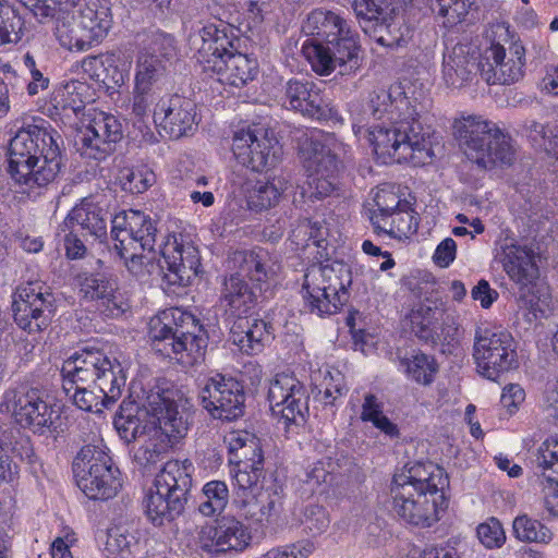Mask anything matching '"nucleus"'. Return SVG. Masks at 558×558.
Listing matches in <instances>:
<instances>
[{"label": "nucleus", "mask_w": 558, "mask_h": 558, "mask_svg": "<svg viewBox=\"0 0 558 558\" xmlns=\"http://www.w3.org/2000/svg\"><path fill=\"white\" fill-rule=\"evenodd\" d=\"M61 378H66V385L86 384L105 391V400L116 403L125 388L126 374L122 364L110 357L104 349L84 344L69 356L60 371Z\"/></svg>", "instance_id": "7"}, {"label": "nucleus", "mask_w": 558, "mask_h": 558, "mask_svg": "<svg viewBox=\"0 0 558 558\" xmlns=\"http://www.w3.org/2000/svg\"><path fill=\"white\" fill-rule=\"evenodd\" d=\"M302 138L300 154L307 172L305 193L316 199L330 196L337 189L338 158L345 153V145L335 134L317 129L303 133Z\"/></svg>", "instance_id": "10"}, {"label": "nucleus", "mask_w": 558, "mask_h": 558, "mask_svg": "<svg viewBox=\"0 0 558 558\" xmlns=\"http://www.w3.org/2000/svg\"><path fill=\"white\" fill-rule=\"evenodd\" d=\"M399 371L418 385H430L438 373L436 360L422 352H413L410 356L399 357Z\"/></svg>", "instance_id": "50"}, {"label": "nucleus", "mask_w": 558, "mask_h": 558, "mask_svg": "<svg viewBox=\"0 0 558 558\" xmlns=\"http://www.w3.org/2000/svg\"><path fill=\"white\" fill-rule=\"evenodd\" d=\"M279 140L275 132L247 125L236 130L232 138L235 160L254 172L272 171L278 162Z\"/></svg>", "instance_id": "20"}, {"label": "nucleus", "mask_w": 558, "mask_h": 558, "mask_svg": "<svg viewBox=\"0 0 558 558\" xmlns=\"http://www.w3.org/2000/svg\"><path fill=\"white\" fill-rule=\"evenodd\" d=\"M192 462L168 461L156 475L143 505L148 520L155 526L174 521L185 509L193 484Z\"/></svg>", "instance_id": "9"}, {"label": "nucleus", "mask_w": 558, "mask_h": 558, "mask_svg": "<svg viewBox=\"0 0 558 558\" xmlns=\"http://www.w3.org/2000/svg\"><path fill=\"white\" fill-rule=\"evenodd\" d=\"M256 461L257 459L251 457L248 461H243L241 465H236L238 470L233 475V499L259 492L263 487L258 483L263 476L264 462L257 463Z\"/></svg>", "instance_id": "53"}, {"label": "nucleus", "mask_w": 558, "mask_h": 558, "mask_svg": "<svg viewBox=\"0 0 558 558\" xmlns=\"http://www.w3.org/2000/svg\"><path fill=\"white\" fill-rule=\"evenodd\" d=\"M472 357L480 376L496 381L502 374L517 368V342L500 328H477Z\"/></svg>", "instance_id": "16"}, {"label": "nucleus", "mask_w": 558, "mask_h": 558, "mask_svg": "<svg viewBox=\"0 0 558 558\" xmlns=\"http://www.w3.org/2000/svg\"><path fill=\"white\" fill-rule=\"evenodd\" d=\"M498 256L507 275L519 286V306L527 320L545 317L550 311V295L548 288L538 281L534 251L505 239Z\"/></svg>", "instance_id": "8"}, {"label": "nucleus", "mask_w": 558, "mask_h": 558, "mask_svg": "<svg viewBox=\"0 0 558 558\" xmlns=\"http://www.w3.org/2000/svg\"><path fill=\"white\" fill-rule=\"evenodd\" d=\"M235 28L219 17V23H207L199 29L202 45L197 50V61L204 72L217 68L216 62L223 60L240 49L242 39Z\"/></svg>", "instance_id": "28"}, {"label": "nucleus", "mask_w": 558, "mask_h": 558, "mask_svg": "<svg viewBox=\"0 0 558 558\" xmlns=\"http://www.w3.org/2000/svg\"><path fill=\"white\" fill-rule=\"evenodd\" d=\"M160 255L158 267L168 287H186L202 272L198 248L182 238L168 235L160 244Z\"/></svg>", "instance_id": "21"}, {"label": "nucleus", "mask_w": 558, "mask_h": 558, "mask_svg": "<svg viewBox=\"0 0 558 558\" xmlns=\"http://www.w3.org/2000/svg\"><path fill=\"white\" fill-rule=\"evenodd\" d=\"M24 20L10 4L0 1V48L16 45L22 40Z\"/></svg>", "instance_id": "56"}, {"label": "nucleus", "mask_w": 558, "mask_h": 558, "mask_svg": "<svg viewBox=\"0 0 558 558\" xmlns=\"http://www.w3.org/2000/svg\"><path fill=\"white\" fill-rule=\"evenodd\" d=\"M278 500L277 487L274 485L268 488L262 487L259 492L233 499L232 502L246 519L265 525L272 522Z\"/></svg>", "instance_id": "37"}, {"label": "nucleus", "mask_w": 558, "mask_h": 558, "mask_svg": "<svg viewBox=\"0 0 558 558\" xmlns=\"http://www.w3.org/2000/svg\"><path fill=\"white\" fill-rule=\"evenodd\" d=\"M475 51L470 45L458 44L444 53L442 76L452 88L464 86L480 71Z\"/></svg>", "instance_id": "33"}, {"label": "nucleus", "mask_w": 558, "mask_h": 558, "mask_svg": "<svg viewBox=\"0 0 558 558\" xmlns=\"http://www.w3.org/2000/svg\"><path fill=\"white\" fill-rule=\"evenodd\" d=\"M375 209L372 213V223H381L383 217H387L388 214L408 207L410 204L407 199L401 198L391 186L385 185L379 187L374 195Z\"/></svg>", "instance_id": "59"}, {"label": "nucleus", "mask_w": 558, "mask_h": 558, "mask_svg": "<svg viewBox=\"0 0 558 558\" xmlns=\"http://www.w3.org/2000/svg\"><path fill=\"white\" fill-rule=\"evenodd\" d=\"M252 538L248 525L235 517L227 515L217 520L216 525L201 529L197 535V547L210 557H218L244 551L251 546Z\"/></svg>", "instance_id": "23"}, {"label": "nucleus", "mask_w": 558, "mask_h": 558, "mask_svg": "<svg viewBox=\"0 0 558 558\" xmlns=\"http://www.w3.org/2000/svg\"><path fill=\"white\" fill-rule=\"evenodd\" d=\"M381 223H372L375 232L387 234L398 240L408 239L414 234L418 227V221L411 205L400 208L387 217H383Z\"/></svg>", "instance_id": "46"}, {"label": "nucleus", "mask_w": 558, "mask_h": 558, "mask_svg": "<svg viewBox=\"0 0 558 558\" xmlns=\"http://www.w3.org/2000/svg\"><path fill=\"white\" fill-rule=\"evenodd\" d=\"M327 44L331 45L336 65L343 68L340 71L341 74H349L359 68L357 34L348 24L342 26L339 35L336 38L332 37Z\"/></svg>", "instance_id": "41"}, {"label": "nucleus", "mask_w": 558, "mask_h": 558, "mask_svg": "<svg viewBox=\"0 0 558 558\" xmlns=\"http://www.w3.org/2000/svg\"><path fill=\"white\" fill-rule=\"evenodd\" d=\"M98 268L83 271L77 276L78 294L84 302L94 303L95 307L108 318H116L125 312V304L118 291L116 276L104 262L97 259Z\"/></svg>", "instance_id": "22"}, {"label": "nucleus", "mask_w": 558, "mask_h": 558, "mask_svg": "<svg viewBox=\"0 0 558 558\" xmlns=\"http://www.w3.org/2000/svg\"><path fill=\"white\" fill-rule=\"evenodd\" d=\"M347 22L338 14L331 11L317 9L312 11L302 25V31L306 36L316 37L315 39H326L328 43L332 37L336 38Z\"/></svg>", "instance_id": "48"}, {"label": "nucleus", "mask_w": 558, "mask_h": 558, "mask_svg": "<svg viewBox=\"0 0 558 558\" xmlns=\"http://www.w3.org/2000/svg\"><path fill=\"white\" fill-rule=\"evenodd\" d=\"M72 471L77 487L92 500H108L122 487L119 468L102 439L83 446L74 457Z\"/></svg>", "instance_id": "12"}, {"label": "nucleus", "mask_w": 558, "mask_h": 558, "mask_svg": "<svg viewBox=\"0 0 558 558\" xmlns=\"http://www.w3.org/2000/svg\"><path fill=\"white\" fill-rule=\"evenodd\" d=\"M447 483L444 469L432 462L404 468L392 480L393 511L409 524L432 526L440 519Z\"/></svg>", "instance_id": "3"}, {"label": "nucleus", "mask_w": 558, "mask_h": 558, "mask_svg": "<svg viewBox=\"0 0 558 558\" xmlns=\"http://www.w3.org/2000/svg\"><path fill=\"white\" fill-rule=\"evenodd\" d=\"M47 398L48 395L38 388L8 390L0 403V411L11 413L15 423L23 428L40 436L50 433L57 439L63 429L53 420L52 404Z\"/></svg>", "instance_id": "17"}, {"label": "nucleus", "mask_w": 558, "mask_h": 558, "mask_svg": "<svg viewBox=\"0 0 558 558\" xmlns=\"http://www.w3.org/2000/svg\"><path fill=\"white\" fill-rule=\"evenodd\" d=\"M198 399L213 420L234 422L245 413L243 384L222 373L216 372L203 379Z\"/></svg>", "instance_id": "19"}, {"label": "nucleus", "mask_w": 558, "mask_h": 558, "mask_svg": "<svg viewBox=\"0 0 558 558\" xmlns=\"http://www.w3.org/2000/svg\"><path fill=\"white\" fill-rule=\"evenodd\" d=\"M287 388L289 392L281 400V418L287 423H302L308 411L307 396L304 386L292 377H281V389Z\"/></svg>", "instance_id": "43"}, {"label": "nucleus", "mask_w": 558, "mask_h": 558, "mask_svg": "<svg viewBox=\"0 0 558 558\" xmlns=\"http://www.w3.org/2000/svg\"><path fill=\"white\" fill-rule=\"evenodd\" d=\"M512 533L522 543L548 545L554 539V533L547 525L527 514H520L514 518Z\"/></svg>", "instance_id": "52"}, {"label": "nucleus", "mask_w": 558, "mask_h": 558, "mask_svg": "<svg viewBox=\"0 0 558 558\" xmlns=\"http://www.w3.org/2000/svg\"><path fill=\"white\" fill-rule=\"evenodd\" d=\"M229 488L223 481L207 482L195 499L196 510L206 518L220 515L229 504Z\"/></svg>", "instance_id": "45"}, {"label": "nucleus", "mask_w": 558, "mask_h": 558, "mask_svg": "<svg viewBox=\"0 0 558 558\" xmlns=\"http://www.w3.org/2000/svg\"><path fill=\"white\" fill-rule=\"evenodd\" d=\"M159 233V220L141 210H122L111 219L110 241H130L141 251L154 253Z\"/></svg>", "instance_id": "26"}, {"label": "nucleus", "mask_w": 558, "mask_h": 558, "mask_svg": "<svg viewBox=\"0 0 558 558\" xmlns=\"http://www.w3.org/2000/svg\"><path fill=\"white\" fill-rule=\"evenodd\" d=\"M177 396L178 390L168 387V383L157 384L143 403L157 418L144 437V444L134 452V461L145 470L161 461L172 445L186 435L187 420L178 409Z\"/></svg>", "instance_id": "5"}, {"label": "nucleus", "mask_w": 558, "mask_h": 558, "mask_svg": "<svg viewBox=\"0 0 558 558\" xmlns=\"http://www.w3.org/2000/svg\"><path fill=\"white\" fill-rule=\"evenodd\" d=\"M241 258L239 271L226 277L220 294L221 305L230 316L236 319L243 318L255 306L257 295L245 277L256 282H267L269 274L254 251L240 252Z\"/></svg>", "instance_id": "18"}, {"label": "nucleus", "mask_w": 558, "mask_h": 558, "mask_svg": "<svg viewBox=\"0 0 558 558\" xmlns=\"http://www.w3.org/2000/svg\"><path fill=\"white\" fill-rule=\"evenodd\" d=\"M452 130L464 155L480 168L492 170L514 161L511 137L482 116L462 114L454 119Z\"/></svg>", "instance_id": "6"}, {"label": "nucleus", "mask_w": 558, "mask_h": 558, "mask_svg": "<svg viewBox=\"0 0 558 558\" xmlns=\"http://www.w3.org/2000/svg\"><path fill=\"white\" fill-rule=\"evenodd\" d=\"M85 85L80 82H72L57 89L51 97V114L61 119L77 117L85 109V100L82 90Z\"/></svg>", "instance_id": "42"}, {"label": "nucleus", "mask_w": 558, "mask_h": 558, "mask_svg": "<svg viewBox=\"0 0 558 558\" xmlns=\"http://www.w3.org/2000/svg\"><path fill=\"white\" fill-rule=\"evenodd\" d=\"M13 458L29 465L37 462L31 438L10 424H0V482L12 483L17 478L19 466Z\"/></svg>", "instance_id": "30"}, {"label": "nucleus", "mask_w": 558, "mask_h": 558, "mask_svg": "<svg viewBox=\"0 0 558 558\" xmlns=\"http://www.w3.org/2000/svg\"><path fill=\"white\" fill-rule=\"evenodd\" d=\"M473 4L472 0H435L432 10L445 28H453L468 22Z\"/></svg>", "instance_id": "55"}, {"label": "nucleus", "mask_w": 558, "mask_h": 558, "mask_svg": "<svg viewBox=\"0 0 558 558\" xmlns=\"http://www.w3.org/2000/svg\"><path fill=\"white\" fill-rule=\"evenodd\" d=\"M351 283V271L344 263L312 264L304 274L302 295L312 312L332 315L347 303Z\"/></svg>", "instance_id": "13"}, {"label": "nucleus", "mask_w": 558, "mask_h": 558, "mask_svg": "<svg viewBox=\"0 0 558 558\" xmlns=\"http://www.w3.org/2000/svg\"><path fill=\"white\" fill-rule=\"evenodd\" d=\"M122 138L123 128L118 117L101 111L90 120L75 145L82 157L102 161Z\"/></svg>", "instance_id": "24"}, {"label": "nucleus", "mask_w": 558, "mask_h": 558, "mask_svg": "<svg viewBox=\"0 0 558 558\" xmlns=\"http://www.w3.org/2000/svg\"><path fill=\"white\" fill-rule=\"evenodd\" d=\"M536 483L544 498V507L558 519V435L548 436L538 447L535 465Z\"/></svg>", "instance_id": "29"}, {"label": "nucleus", "mask_w": 558, "mask_h": 558, "mask_svg": "<svg viewBox=\"0 0 558 558\" xmlns=\"http://www.w3.org/2000/svg\"><path fill=\"white\" fill-rule=\"evenodd\" d=\"M41 24L50 23L59 13V5L76 7L81 0H19Z\"/></svg>", "instance_id": "62"}, {"label": "nucleus", "mask_w": 558, "mask_h": 558, "mask_svg": "<svg viewBox=\"0 0 558 558\" xmlns=\"http://www.w3.org/2000/svg\"><path fill=\"white\" fill-rule=\"evenodd\" d=\"M75 12L87 27L90 37L100 45L113 25L111 0H84V4Z\"/></svg>", "instance_id": "38"}, {"label": "nucleus", "mask_w": 558, "mask_h": 558, "mask_svg": "<svg viewBox=\"0 0 558 558\" xmlns=\"http://www.w3.org/2000/svg\"><path fill=\"white\" fill-rule=\"evenodd\" d=\"M225 444L230 454V463L241 465V462L248 461L251 457L257 459V463L264 462L262 448L254 434L246 430H232L225 436Z\"/></svg>", "instance_id": "49"}, {"label": "nucleus", "mask_w": 558, "mask_h": 558, "mask_svg": "<svg viewBox=\"0 0 558 558\" xmlns=\"http://www.w3.org/2000/svg\"><path fill=\"white\" fill-rule=\"evenodd\" d=\"M62 146L61 134L44 119L16 131L8 145V173L23 193L56 181L64 167Z\"/></svg>", "instance_id": "2"}, {"label": "nucleus", "mask_w": 558, "mask_h": 558, "mask_svg": "<svg viewBox=\"0 0 558 558\" xmlns=\"http://www.w3.org/2000/svg\"><path fill=\"white\" fill-rule=\"evenodd\" d=\"M369 109L375 121L365 128L364 119L353 118L357 138L365 136L383 162H409L423 166L432 159L430 132L420 121L423 106L411 100L401 84L374 93Z\"/></svg>", "instance_id": "1"}, {"label": "nucleus", "mask_w": 558, "mask_h": 558, "mask_svg": "<svg viewBox=\"0 0 558 558\" xmlns=\"http://www.w3.org/2000/svg\"><path fill=\"white\" fill-rule=\"evenodd\" d=\"M196 117V105L193 100L172 95L157 104L153 120L170 138L178 140L194 134L197 128Z\"/></svg>", "instance_id": "27"}, {"label": "nucleus", "mask_w": 558, "mask_h": 558, "mask_svg": "<svg viewBox=\"0 0 558 558\" xmlns=\"http://www.w3.org/2000/svg\"><path fill=\"white\" fill-rule=\"evenodd\" d=\"M140 403L131 400H123L113 417V425L120 438L125 444H131L150 433V426L157 421L156 416L147 411L143 403L146 396Z\"/></svg>", "instance_id": "32"}, {"label": "nucleus", "mask_w": 558, "mask_h": 558, "mask_svg": "<svg viewBox=\"0 0 558 558\" xmlns=\"http://www.w3.org/2000/svg\"><path fill=\"white\" fill-rule=\"evenodd\" d=\"M60 299L43 281H27L12 294L14 323L28 333L46 330L57 314Z\"/></svg>", "instance_id": "15"}, {"label": "nucleus", "mask_w": 558, "mask_h": 558, "mask_svg": "<svg viewBox=\"0 0 558 558\" xmlns=\"http://www.w3.org/2000/svg\"><path fill=\"white\" fill-rule=\"evenodd\" d=\"M353 10L359 19L366 21H375L379 23L380 27H385L389 34V38L380 35L376 40L381 46L395 47L400 46L404 38L403 36H392V28H396L395 23H387L388 19V4L385 0H353Z\"/></svg>", "instance_id": "39"}, {"label": "nucleus", "mask_w": 558, "mask_h": 558, "mask_svg": "<svg viewBox=\"0 0 558 558\" xmlns=\"http://www.w3.org/2000/svg\"><path fill=\"white\" fill-rule=\"evenodd\" d=\"M178 52L173 35L160 29H147L138 44L134 86L158 92L167 83Z\"/></svg>", "instance_id": "14"}, {"label": "nucleus", "mask_w": 558, "mask_h": 558, "mask_svg": "<svg viewBox=\"0 0 558 558\" xmlns=\"http://www.w3.org/2000/svg\"><path fill=\"white\" fill-rule=\"evenodd\" d=\"M267 182L259 184L247 198L248 207L256 211H262L276 206L279 201V191L274 183L275 175L270 172L267 174Z\"/></svg>", "instance_id": "60"}, {"label": "nucleus", "mask_w": 558, "mask_h": 558, "mask_svg": "<svg viewBox=\"0 0 558 558\" xmlns=\"http://www.w3.org/2000/svg\"><path fill=\"white\" fill-rule=\"evenodd\" d=\"M132 66L130 56L121 50L108 51L98 56H87L83 60L85 72H95L93 77L102 84L111 93L118 92L129 80Z\"/></svg>", "instance_id": "31"}, {"label": "nucleus", "mask_w": 558, "mask_h": 558, "mask_svg": "<svg viewBox=\"0 0 558 558\" xmlns=\"http://www.w3.org/2000/svg\"><path fill=\"white\" fill-rule=\"evenodd\" d=\"M133 242L122 243L120 240L110 241L108 248L114 253L119 259L123 260L125 267L132 274H140L144 266V252L140 247L132 245Z\"/></svg>", "instance_id": "63"}, {"label": "nucleus", "mask_w": 558, "mask_h": 558, "mask_svg": "<svg viewBox=\"0 0 558 558\" xmlns=\"http://www.w3.org/2000/svg\"><path fill=\"white\" fill-rule=\"evenodd\" d=\"M274 339L275 328L264 319H254L250 323L245 316L235 319L230 327V340L246 354H257Z\"/></svg>", "instance_id": "34"}, {"label": "nucleus", "mask_w": 558, "mask_h": 558, "mask_svg": "<svg viewBox=\"0 0 558 558\" xmlns=\"http://www.w3.org/2000/svg\"><path fill=\"white\" fill-rule=\"evenodd\" d=\"M113 218L109 213V203L105 196H87L80 201L66 215L63 227L77 228L82 236L94 242L110 244L107 232L108 220Z\"/></svg>", "instance_id": "25"}, {"label": "nucleus", "mask_w": 558, "mask_h": 558, "mask_svg": "<svg viewBox=\"0 0 558 558\" xmlns=\"http://www.w3.org/2000/svg\"><path fill=\"white\" fill-rule=\"evenodd\" d=\"M444 310L435 302L418 304L410 313V323L415 335L424 340L433 337L435 329L442 320Z\"/></svg>", "instance_id": "51"}, {"label": "nucleus", "mask_w": 558, "mask_h": 558, "mask_svg": "<svg viewBox=\"0 0 558 558\" xmlns=\"http://www.w3.org/2000/svg\"><path fill=\"white\" fill-rule=\"evenodd\" d=\"M481 56L480 73L488 84H512L523 76L525 49L505 23L489 27Z\"/></svg>", "instance_id": "11"}, {"label": "nucleus", "mask_w": 558, "mask_h": 558, "mask_svg": "<svg viewBox=\"0 0 558 558\" xmlns=\"http://www.w3.org/2000/svg\"><path fill=\"white\" fill-rule=\"evenodd\" d=\"M328 235L329 229L324 220H304L292 230L290 240L296 247H302L310 254L316 252L322 258Z\"/></svg>", "instance_id": "40"}, {"label": "nucleus", "mask_w": 558, "mask_h": 558, "mask_svg": "<svg viewBox=\"0 0 558 558\" xmlns=\"http://www.w3.org/2000/svg\"><path fill=\"white\" fill-rule=\"evenodd\" d=\"M217 68L209 72L218 75V81L236 88H242L253 82L258 74L259 66L256 58L235 50L226 59L216 62Z\"/></svg>", "instance_id": "35"}, {"label": "nucleus", "mask_w": 558, "mask_h": 558, "mask_svg": "<svg viewBox=\"0 0 558 558\" xmlns=\"http://www.w3.org/2000/svg\"><path fill=\"white\" fill-rule=\"evenodd\" d=\"M360 417L363 422L372 423L389 438H397L400 435L398 425L384 413L383 402L373 393L365 395Z\"/></svg>", "instance_id": "54"}, {"label": "nucleus", "mask_w": 558, "mask_h": 558, "mask_svg": "<svg viewBox=\"0 0 558 558\" xmlns=\"http://www.w3.org/2000/svg\"><path fill=\"white\" fill-rule=\"evenodd\" d=\"M215 331L214 327L202 324L191 312L171 307L150 319L148 333L156 351L186 365H194L203 361L210 333Z\"/></svg>", "instance_id": "4"}, {"label": "nucleus", "mask_w": 558, "mask_h": 558, "mask_svg": "<svg viewBox=\"0 0 558 558\" xmlns=\"http://www.w3.org/2000/svg\"><path fill=\"white\" fill-rule=\"evenodd\" d=\"M302 52L312 69L320 75H328L337 68L331 46L326 47L318 39H307Z\"/></svg>", "instance_id": "57"}, {"label": "nucleus", "mask_w": 558, "mask_h": 558, "mask_svg": "<svg viewBox=\"0 0 558 558\" xmlns=\"http://www.w3.org/2000/svg\"><path fill=\"white\" fill-rule=\"evenodd\" d=\"M135 545H137V538L126 526L114 525L106 532L104 551L108 557L126 558L131 554V548Z\"/></svg>", "instance_id": "58"}, {"label": "nucleus", "mask_w": 558, "mask_h": 558, "mask_svg": "<svg viewBox=\"0 0 558 558\" xmlns=\"http://www.w3.org/2000/svg\"><path fill=\"white\" fill-rule=\"evenodd\" d=\"M66 378H62V390L66 398L77 409L85 412H101V409H110L114 403L105 400L106 392L86 384L66 385Z\"/></svg>", "instance_id": "47"}, {"label": "nucleus", "mask_w": 558, "mask_h": 558, "mask_svg": "<svg viewBox=\"0 0 558 558\" xmlns=\"http://www.w3.org/2000/svg\"><path fill=\"white\" fill-rule=\"evenodd\" d=\"M50 22L54 24L53 33L61 47L84 52L98 46L75 11L59 12Z\"/></svg>", "instance_id": "36"}, {"label": "nucleus", "mask_w": 558, "mask_h": 558, "mask_svg": "<svg viewBox=\"0 0 558 558\" xmlns=\"http://www.w3.org/2000/svg\"><path fill=\"white\" fill-rule=\"evenodd\" d=\"M300 523L308 533L317 536L327 531L330 524V517L324 506L310 504L302 510Z\"/></svg>", "instance_id": "61"}, {"label": "nucleus", "mask_w": 558, "mask_h": 558, "mask_svg": "<svg viewBox=\"0 0 558 558\" xmlns=\"http://www.w3.org/2000/svg\"><path fill=\"white\" fill-rule=\"evenodd\" d=\"M529 136L535 145L555 156L558 160V124L544 126L533 122Z\"/></svg>", "instance_id": "64"}, {"label": "nucleus", "mask_w": 558, "mask_h": 558, "mask_svg": "<svg viewBox=\"0 0 558 558\" xmlns=\"http://www.w3.org/2000/svg\"><path fill=\"white\" fill-rule=\"evenodd\" d=\"M286 96L290 109L300 111L302 114L314 116L320 111L322 97L311 82L290 81Z\"/></svg>", "instance_id": "44"}]
</instances>
